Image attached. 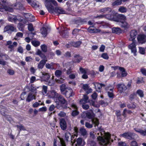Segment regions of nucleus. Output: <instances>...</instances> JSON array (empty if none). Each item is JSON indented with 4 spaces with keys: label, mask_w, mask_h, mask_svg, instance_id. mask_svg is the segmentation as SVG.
Here are the masks:
<instances>
[{
    "label": "nucleus",
    "mask_w": 146,
    "mask_h": 146,
    "mask_svg": "<svg viewBox=\"0 0 146 146\" xmlns=\"http://www.w3.org/2000/svg\"><path fill=\"white\" fill-rule=\"evenodd\" d=\"M65 139L67 142L69 141L71 137V134L70 132H66L65 134Z\"/></svg>",
    "instance_id": "obj_34"
},
{
    "label": "nucleus",
    "mask_w": 146,
    "mask_h": 146,
    "mask_svg": "<svg viewBox=\"0 0 146 146\" xmlns=\"http://www.w3.org/2000/svg\"><path fill=\"white\" fill-rule=\"evenodd\" d=\"M137 35V31L135 30H132L130 32V37L129 39L130 41H132V42L128 46V48L130 49L131 52L134 54L135 56H136L137 50L136 47V40L135 39Z\"/></svg>",
    "instance_id": "obj_2"
},
{
    "label": "nucleus",
    "mask_w": 146,
    "mask_h": 146,
    "mask_svg": "<svg viewBox=\"0 0 146 146\" xmlns=\"http://www.w3.org/2000/svg\"><path fill=\"white\" fill-rule=\"evenodd\" d=\"M118 146H127L126 143L124 142L121 141L118 143Z\"/></svg>",
    "instance_id": "obj_64"
},
{
    "label": "nucleus",
    "mask_w": 146,
    "mask_h": 146,
    "mask_svg": "<svg viewBox=\"0 0 146 146\" xmlns=\"http://www.w3.org/2000/svg\"><path fill=\"white\" fill-rule=\"evenodd\" d=\"M118 11L121 13H125L127 12V9L123 6H120L119 9Z\"/></svg>",
    "instance_id": "obj_36"
},
{
    "label": "nucleus",
    "mask_w": 146,
    "mask_h": 146,
    "mask_svg": "<svg viewBox=\"0 0 146 146\" xmlns=\"http://www.w3.org/2000/svg\"><path fill=\"white\" fill-rule=\"evenodd\" d=\"M137 93L141 98L144 96V94L142 90H137Z\"/></svg>",
    "instance_id": "obj_44"
},
{
    "label": "nucleus",
    "mask_w": 146,
    "mask_h": 146,
    "mask_svg": "<svg viewBox=\"0 0 146 146\" xmlns=\"http://www.w3.org/2000/svg\"><path fill=\"white\" fill-rule=\"evenodd\" d=\"M32 44L35 47H37L40 44V42L38 41L33 40L31 42Z\"/></svg>",
    "instance_id": "obj_42"
},
{
    "label": "nucleus",
    "mask_w": 146,
    "mask_h": 146,
    "mask_svg": "<svg viewBox=\"0 0 146 146\" xmlns=\"http://www.w3.org/2000/svg\"><path fill=\"white\" fill-rule=\"evenodd\" d=\"M72 107L74 109L72 113V115L73 116H75L78 115L79 113V112L77 111V107L74 104L72 105Z\"/></svg>",
    "instance_id": "obj_15"
},
{
    "label": "nucleus",
    "mask_w": 146,
    "mask_h": 146,
    "mask_svg": "<svg viewBox=\"0 0 146 146\" xmlns=\"http://www.w3.org/2000/svg\"><path fill=\"white\" fill-rule=\"evenodd\" d=\"M112 32L113 33L119 34L121 33L122 30L119 28L114 27L112 29Z\"/></svg>",
    "instance_id": "obj_20"
},
{
    "label": "nucleus",
    "mask_w": 146,
    "mask_h": 146,
    "mask_svg": "<svg viewBox=\"0 0 146 146\" xmlns=\"http://www.w3.org/2000/svg\"><path fill=\"white\" fill-rule=\"evenodd\" d=\"M135 131L138 133H139L141 135L145 136L146 135V129L145 130H143L141 129H138L137 130L134 129Z\"/></svg>",
    "instance_id": "obj_24"
},
{
    "label": "nucleus",
    "mask_w": 146,
    "mask_h": 146,
    "mask_svg": "<svg viewBox=\"0 0 146 146\" xmlns=\"http://www.w3.org/2000/svg\"><path fill=\"white\" fill-rule=\"evenodd\" d=\"M60 125L61 129L63 130H65L67 127V124L65 120L62 118L60 120Z\"/></svg>",
    "instance_id": "obj_8"
},
{
    "label": "nucleus",
    "mask_w": 146,
    "mask_h": 146,
    "mask_svg": "<svg viewBox=\"0 0 146 146\" xmlns=\"http://www.w3.org/2000/svg\"><path fill=\"white\" fill-rule=\"evenodd\" d=\"M122 0H116L112 3V5L113 6L120 5L122 2Z\"/></svg>",
    "instance_id": "obj_32"
},
{
    "label": "nucleus",
    "mask_w": 146,
    "mask_h": 146,
    "mask_svg": "<svg viewBox=\"0 0 146 146\" xmlns=\"http://www.w3.org/2000/svg\"><path fill=\"white\" fill-rule=\"evenodd\" d=\"M137 39L139 42L143 44L146 42V35H138Z\"/></svg>",
    "instance_id": "obj_7"
},
{
    "label": "nucleus",
    "mask_w": 146,
    "mask_h": 146,
    "mask_svg": "<svg viewBox=\"0 0 146 146\" xmlns=\"http://www.w3.org/2000/svg\"><path fill=\"white\" fill-rule=\"evenodd\" d=\"M17 51L21 53H23V49L22 47L20 46L19 47L17 48Z\"/></svg>",
    "instance_id": "obj_63"
},
{
    "label": "nucleus",
    "mask_w": 146,
    "mask_h": 146,
    "mask_svg": "<svg viewBox=\"0 0 146 146\" xmlns=\"http://www.w3.org/2000/svg\"><path fill=\"white\" fill-rule=\"evenodd\" d=\"M111 9L109 7H105L103 9H101L100 10V11L102 13H109L111 12Z\"/></svg>",
    "instance_id": "obj_25"
},
{
    "label": "nucleus",
    "mask_w": 146,
    "mask_h": 146,
    "mask_svg": "<svg viewBox=\"0 0 146 146\" xmlns=\"http://www.w3.org/2000/svg\"><path fill=\"white\" fill-rule=\"evenodd\" d=\"M116 16L114 14L111 13L106 15V18L110 20H113L115 21Z\"/></svg>",
    "instance_id": "obj_18"
},
{
    "label": "nucleus",
    "mask_w": 146,
    "mask_h": 146,
    "mask_svg": "<svg viewBox=\"0 0 146 146\" xmlns=\"http://www.w3.org/2000/svg\"><path fill=\"white\" fill-rule=\"evenodd\" d=\"M41 33L42 35L45 37L47 35V30L44 27H43L40 29Z\"/></svg>",
    "instance_id": "obj_26"
},
{
    "label": "nucleus",
    "mask_w": 146,
    "mask_h": 146,
    "mask_svg": "<svg viewBox=\"0 0 146 146\" xmlns=\"http://www.w3.org/2000/svg\"><path fill=\"white\" fill-rule=\"evenodd\" d=\"M101 136H98L97 137L98 141H100V144L103 145H107L110 144L111 142H113V140L111 139V135L108 133H105L102 130L99 129Z\"/></svg>",
    "instance_id": "obj_1"
},
{
    "label": "nucleus",
    "mask_w": 146,
    "mask_h": 146,
    "mask_svg": "<svg viewBox=\"0 0 146 146\" xmlns=\"http://www.w3.org/2000/svg\"><path fill=\"white\" fill-rule=\"evenodd\" d=\"M17 128H19V133L20 132V131L21 130L25 131L26 130L25 127L22 124H20L19 125H16L15 126Z\"/></svg>",
    "instance_id": "obj_33"
},
{
    "label": "nucleus",
    "mask_w": 146,
    "mask_h": 146,
    "mask_svg": "<svg viewBox=\"0 0 146 146\" xmlns=\"http://www.w3.org/2000/svg\"><path fill=\"white\" fill-rule=\"evenodd\" d=\"M61 145L60 146H66L65 143L64 139L62 138H60Z\"/></svg>",
    "instance_id": "obj_56"
},
{
    "label": "nucleus",
    "mask_w": 146,
    "mask_h": 146,
    "mask_svg": "<svg viewBox=\"0 0 146 146\" xmlns=\"http://www.w3.org/2000/svg\"><path fill=\"white\" fill-rule=\"evenodd\" d=\"M89 88V86L88 84H86L83 85L82 88L85 91H86Z\"/></svg>",
    "instance_id": "obj_57"
},
{
    "label": "nucleus",
    "mask_w": 146,
    "mask_h": 146,
    "mask_svg": "<svg viewBox=\"0 0 146 146\" xmlns=\"http://www.w3.org/2000/svg\"><path fill=\"white\" fill-rule=\"evenodd\" d=\"M88 99V97L86 95H84V97L81 99L80 102L81 103H86L87 102V101Z\"/></svg>",
    "instance_id": "obj_30"
},
{
    "label": "nucleus",
    "mask_w": 146,
    "mask_h": 146,
    "mask_svg": "<svg viewBox=\"0 0 146 146\" xmlns=\"http://www.w3.org/2000/svg\"><path fill=\"white\" fill-rule=\"evenodd\" d=\"M126 20L125 16L123 14H119L116 16L115 21L121 22Z\"/></svg>",
    "instance_id": "obj_9"
},
{
    "label": "nucleus",
    "mask_w": 146,
    "mask_h": 146,
    "mask_svg": "<svg viewBox=\"0 0 146 146\" xmlns=\"http://www.w3.org/2000/svg\"><path fill=\"white\" fill-rule=\"evenodd\" d=\"M70 43L71 46L75 47H78L79 46L82 44V42L81 41L71 42H70Z\"/></svg>",
    "instance_id": "obj_21"
},
{
    "label": "nucleus",
    "mask_w": 146,
    "mask_h": 146,
    "mask_svg": "<svg viewBox=\"0 0 146 146\" xmlns=\"http://www.w3.org/2000/svg\"><path fill=\"white\" fill-rule=\"evenodd\" d=\"M56 80L57 83L59 84H62L64 83V80L61 78L59 79H56Z\"/></svg>",
    "instance_id": "obj_52"
},
{
    "label": "nucleus",
    "mask_w": 146,
    "mask_h": 146,
    "mask_svg": "<svg viewBox=\"0 0 146 146\" xmlns=\"http://www.w3.org/2000/svg\"><path fill=\"white\" fill-rule=\"evenodd\" d=\"M41 48L43 52H46L47 51V47L46 45L44 44L42 45L41 46Z\"/></svg>",
    "instance_id": "obj_50"
},
{
    "label": "nucleus",
    "mask_w": 146,
    "mask_h": 146,
    "mask_svg": "<svg viewBox=\"0 0 146 146\" xmlns=\"http://www.w3.org/2000/svg\"><path fill=\"white\" fill-rule=\"evenodd\" d=\"M76 144L79 146H83L84 145L82 144V139L81 137L78 138L76 140Z\"/></svg>",
    "instance_id": "obj_39"
},
{
    "label": "nucleus",
    "mask_w": 146,
    "mask_h": 146,
    "mask_svg": "<svg viewBox=\"0 0 146 146\" xmlns=\"http://www.w3.org/2000/svg\"><path fill=\"white\" fill-rule=\"evenodd\" d=\"M64 29H62L60 33V35L62 36L63 38H67L68 36V32L66 28H64Z\"/></svg>",
    "instance_id": "obj_12"
},
{
    "label": "nucleus",
    "mask_w": 146,
    "mask_h": 146,
    "mask_svg": "<svg viewBox=\"0 0 146 146\" xmlns=\"http://www.w3.org/2000/svg\"><path fill=\"white\" fill-rule=\"evenodd\" d=\"M104 17L106 18V15H100L94 17L95 18H98L99 19L102 18Z\"/></svg>",
    "instance_id": "obj_60"
},
{
    "label": "nucleus",
    "mask_w": 146,
    "mask_h": 146,
    "mask_svg": "<svg viewBox=\"0 0 146 146\" xmlns=\"http://www.w3.org/2000/svg\"><path fill=\"white\" fill-rule=\"evenodd\" d=\"M88 145L89 146H96L97 143L93 140H89L88 142Z\"/></svg>",
    "instance_id": "obj_38"
},
{
    "label": "nucleus",
    "mask_w": 146,
    "mask_h": 146,
    "mask_svg": "<svg viewBox=\"0 0 146 146\" xmlns=\"http://www.w3.org/2000/svg\"><path fill=\"white\" fill-rule=\"evenodd\" d=\"M101 56L103 58L106 60H107L109 58V56L106 53H102Z\"/></svg>",
    "instance_id": "obj_49"
},
{
    "label": "nucleus",
    "mask_w": 146,
    "mask_h": 146,
    "mask_svg": "<svg viewBox=\"0 0 146 146\" xmlns=\"http://www.w3.org/2000/svg\"><path fill=\"white\" fill-rule=\"evenodd\" d=\"M66 113L62 111H61L58 114L59 116L60 117H64L66 116Z\"/></svg>",
    "instance_id": "obj_54"
},
{
    "label": "nucleus",
    "mask_w": 146,
    "mask_h": 146,
    "mask_svg": "<svg viewBox=\"0 0 146 146\" xmlns=\"http://www.w3.org/2000/svg\"><path fill=\"white\" fill-rule=\"evenodd\" d=\"M62 74V71L60 70H56L55 72V75L58 78L60 77Z\"/></svg>",
    "instance_id": "obj_41"
},
{
    "label": "nucleus",
    "mask_w": 146,
    "mask_h": 146,
    "mask_svg": "<svg viewBox=\"0 0 146 146\" xmlns=\"http://www.w3.org/2000/svg\"><path fill=\"white\" fill-rule=\"evenodd\" d=\"M60 90L61 92H63L66 90L67 88L66 87V85L64 84H63L61 85L60 86Z\"/></svg>",
    "instance_id": "obj_43"
},
{
    "label": "nucleus",
    "mask_w": 146,
    "mask_h": 146,
    "mask_svg": "<svg viewBox=\"0 0 146 146\" xmlns=\"http://www.w3.org/2000/svg\"><path fill=\"white\" fill-rule=\"evenodd\" d=\"M6 11L10 12H12L13 11V9L11 7L6 6L5 5V6L3 7L2 8H1L0 11L2 12H4Z\"/></svg>",
    "instance_id": "obj_17"
},
{
    "label": "nucleus",
    "mask_w": 146,
    "mask_h": 146,
    "mask_svg": "<svg viewBox=\"0 0 146 146\" xmlns=\"http://www.w3.org/2000/svg\"><path fill=\"white\" fill-rule=\"evenodd\" d=\"M39 56L42 58L43 59L42 60H47V58H46V56L45 55V54L42 53L40 56Z\"/></svg>",
    "instance_id": "obj_62"
},
{
    "label": "nucleus",
    "mask_w": 146,
    "mask_h": 146,
    "mask_svg": "<svg viewBox=\"0 0 146 146\" xmlns=\"http://www.w3.org/2000/svg\"><path fill=\"white\" fill-rule=\"evenodd\" d=\"M139 52L142 54H144L145 53V49L144 48L142 47H139Z\"/></svg>",
    "instance_id": "obj_45"
},
{
    "label": "nucleus",
    "mask_w": 146,
    "mask_h": 146,
    "mask_svg": "<svg viewBox=\"0 0 146 146\" xmlns=\"http://www.w3.org/2000/svg\"><path fill=\"white\" fill-rule=\"evenodd\" d=\"M118 91L120 93L124 92L127 89L126 86L123 84H119L117 85Z\"/></svg>",
    "instance_id": "obj_11"
},
{
    "label": "nucleus",
    "mask_w": 146,
    "mask_h": 146,
    "mask_svg": "<svg viewBox=\"0 0 146 146\" xmlns=\"http://www.w3.org/2000/svg\"><path fill=\"white\" fill-rule=\"evenodd\" d=\"M79 133L82 136H85L87 134V131L84 127H82L79 129Z\"/></svg>",
    "instance_id": "obj_22"
},
{
    "label": "nucleus",
    "mask_w": 146,
    "mask_h": 146,
    "mask_svg": "<svg viewBox=\"0 0 146 146\" xmlns=\"http://www.w3.org/2000/svg\"><path fill=\"white\" fill-rule=\"evenodd\" d=\"M53 77H52V79L48 81V85L50 86H53L54 84V81L53 80Z\"/></svg>",
    "instance_id": "obj_47"
},
{
    "label": "nucleus",
    "mask_w": 146,
    "mask_h": 146,
    "mask_svg": "<svg viewBox=\"0 0 146 146\" xmlns=\"http://www.w3.org/2000/svg\"><path fill=\"white\" fill-rule=\"evenodd\" d=\"M46 7L48 12L51 13H54L55 12V8L52 5L49 6L46 5Z\"/></svg>",
    "instance_id": "obj_23"
},
{
    "label": "nucleus",
    "mask_w": 146,
    "mask_h": 146,
    "mask_svg": "<svg viewBox=\"0 0 146 146\" xmlns=\"http://www.w3.org/2000/svg\"><path fill=\"white\" fill-rule=\"evenodd\" d=\"M28 30L30 31H32L34 30L32 24L31 23L28 24Z\"/></svg>",
    "instance_id": "obj_46"
},
{
    "label": "nucleus",
    "mask_w": 146,
    "mask_h": 146,
    "mask_svg": "<svg viewBox=\"0 0 146 146\" xmlns=\"http://www.w3.org/2000/svg\"><path fill=\"white\" fill-rule=\"evenodd\" d=\"M8 20L11 22H14L16 23L17 21V16H9L8 18Z\"/></svg>",
    "instance_id": "obj_29"
},
{
    "label": "nucleus",
    "mask_w": 146,
    "mask_h": 146,
    "mask_svg": "<svg viewBox=\"0 0 146 146\" xmlns=\"http://www.w3.org/2000/svg\"><path fill=\"white\" fill-rule=\"evenodd\" d=\"M120 25L121 27L122 28H123L125 29H128L129 27V24L127 23L126 21V20L121 22Z\"/></svg>",
    "instance_id": "obj_19"
},
{
    "label": "nucleus",
    "mask_w": 146,
    "mask_h": 146,
    "mask_svg": "<svg viewBox=\"0 0 146 146\" xmlns=\"http://www.w3.org/2000/svg\"><path fill=\"white\" fill-rule=\"evenodd\" d=\"M119 69L121 72V76L122 77L126 76L127 75V73L124 68L119 67Z\"/></svg>",
    "instance_id": "obj_31"
},
{
    "label": "nucleus",
    "mask_w": 146,
    "mask_h": 146,
    "mask_svg": "<svg viewBox=\"0 0 146 146\" xmlns=\"http://www.w3.org/2000/svg\"><path fill=\"white\" fill-rule=\"evenodd\" d=\"M51 95L52 98H54V99H55L57 98L59 94H58V93H56V92L54 91H52L51 92Z\"/></svg>",
    "instance_id": "obj_40"
},
{
    "label": "nucleus",
    "mask_w": 146,
    "mask_h": 146,
    "mask_svg": "<svg viewBox=\"0 0 146 146\" xmlns=\"http://www.w3.org/2000/svg\"><path fill=\"white\" fill-rule=\"evenodd\" d=\"M80 30V29H74L72 31V34L73 35H76Z\"/></svg>",
    "instance_id": "obj_53"
},
{
    "label": "nucleus",
    "mask_w": 146,
    "mask_h": 146,
    "mask_svg": "<svg viewBox=\"0 0 146 146\" xmlns=\"http://www.w3.org/2000/svg\"><path fill=\"white\" fill-rule=\"evenodd\" d=\"M33 99H36L35 96L33 95L32 93H29L28 95V96L26 99V101L27 102H29L32 101Z\"/></svg>",
    "instance_id": "obj_13"
},
{
    "label": "nucleus",
    "mask_w": 146,
    "mask_h": 146,
    "mask_svg": "<svg viewBox=\"0 0 146 146\" xmlns=\"http://www.w3.org/2000/svg\"><path fill=\"white\" fill-rule=\"evenodd\" d=\"M92 123L95 125L94 127L98 126L99 124V121L97 118H94L92 119Z\"/></svg>",
    "instance_id": "obj_35"
},
{
    "label": "nucleus",
    "mask_w": 146,
    "mask_h": 146,
    "mask_svg": "<svg viewBox=\"0 0 146 146\" xmlns=\"http://www.w3.org/2000/svg\"><path fill=\"white\" fill-rule=\"evenodd\" d=\"M79 70L82 74H84L87 73V72L82 67H80Z\"/></svg>",
    "instance_id": "obj_59"
},
{
    "label": "nucleus",
    "mask_w": 146,
    "mask_h": 146,
    "mask_svg": "<svg viewBox=\"0 0 146 146\" xmlns=\"http://www.w3.org/2000/svg\"><path fill=\"white\" fill-rule=\"evenodd\" d=\"M105 48V46L104 45H102L100 48V51L101 52H104Z\"/></svg>",
    "instance_id": "obj_61"
},
{
    "label": "nucleus",
    "mask_w": 146,
    "mask_h": 146,
    "mask_svg": "<svg viewBox=\"0 0 146 146\" xmlns=\"http://www.w3.org/2000/svg\"><path fill=\"white\" fill-rule=\"evenodd\" d=\"M25 26L24 24L23 23H19L18 24L17 27L20 31H23L24 30Z\"/></svg>",
    "instance_id": "obj_28"
},
{
    "label": "nucleus",
    "mask_w": 146,
    "mask_h": 146,
    "mask_svg": "<svg viewBox=\"0 0 146 146\" xmlns=\"http://www.w3.org/2000/svg\"><path fill=\"white\" fill-rule=\"evenodd\" d=\"M43 75L42 78L44 81L45 82H48V81L50 78V75L46 73L43 74Z\"/></svg>",
    "instance_id": "obj_27"
},
{
    "label": "nucleus",
    "mask_w": 146,
    "mask_h": 146,
    "mask_svg": "<svg viewBox=\"0 0 146 146\" xmlns=\"http://www.w3.org/2000/svg\"><path fill=\"white\" fill-rule=\"evenodd\" d=\"M131 146H138L137 143L135 141H132L130 144Z\"/></svg>",
    "instance_id": "obj_58"
},
{
    "label": "nucleus",
    "mask_w": 146,
    "mask_h": 146,
    "mask_svg": "<svg viewBox=\"0 0 146 146\" xmlns=\"http://www.w3.org/2000/svg\"><path fill=\"white\" fill-rule=\"evenodd\" d=\"M87 117L89 119H91L93 117V112L92 111L86 112Z\"/></svg>",
    "instance_id": "obj_37"
},
{
    "label": "nucleus",
    "mask_w": 146,
    "mask_h": 146,
    "mask_svg": "<svg viewBox=\"0 0 146 146\" xmlns=\"http://www.w3.org/2000/svg\"><path fill=\"white\" fill-rule=\"evenodd\" d=\"M55 13L59 15L65 14L66 11L60 7H56L55 8Z\"/></svg>",
    "instance_id": "obj_14"
},
{
    "label": "nucleus",
    "mask_w": 146,
    "mask_h": 146,
    "mask_svg": "<svg viewBox=\"0 0 146 146\" xmlns=\"http://www.w3.org/2000/svg\"><path fill=\"white\" fill-rule=\"evenodd\" d=\"M47 60H42L38 64L37 68L39 69H42L44 67Z\"/></svg>",
    "instance_id": "obj_16"
},
{
    "label": "nucleus",
    "mask_w": 146,
    "mask_h": 146,
    "mask_svg": "<svg viewBox=\"0 0 146 146\" xmlns=\"http://www.w3.org/2000/svg\"><path fill=\"white\" fill-rule=\"evenodd\" d=\"M72 62L73 63H79L82 60V57L79 54H74Z\"/></svg>",
    "instance_id": "obj_10"
},
{
    "label": "nucleus",
    "mask_w": 146,
    "mask_h": 146,
    "mask_svg": "<svg viewBox=\"0 0 146 146\" xmlns=\"http://www.w3.org/2000/svg\"><path fill=\"white\" fill-rule=\"evenodd\" d=\"M63 94H64V93ZM64 94L66 97L68 98L72 96L74 94L73 90L70 88H67L66 89Z\"/></svg>",
    "instance_id": "obj_6"
},
{
    "label": "nucleus",
    "mask_w": 146,
    "mask_h": 146,
    "mask_svg": "<svg viewBox=\"0 0 146 146\" xmlns=\"http://www.w3.org/2000/svg\"><path fill=\"white\" fill-rule=\"evenodd\" d=\"M56 107L58 109H66L67 108V102L62 95L59 94L56 99H54Z\"/></svg>",
    "instance_id": "obj_3"
},
{
    "label": "nucleus",
    "mask_w": 146,
    "mask_h": 146,
    "mask_svg": "<svg viewBox=\"0 0 146 146\" xmlns=\"http://www.w3.org/2000/svg\"><path fill=\"white\" fill-rule=\"evenodd\" d=\"M16 30V28L13 26V25H7L5 27L4 29V32H7L8 33H11Z\"/></svg>",
    "instance_id": "obj_5"
},
{
    "label": "nucleus",
    "mask_w": 146,
    "mask_h": 146,
    "mask_svg": "<svg viewBox=\"0 0 146 146\" xmlns=\"http://www.w3.org/2000/svg\"><path fill=\"white\" fill-rule=\"evenodd\" d=\"M137 136L136 134L130 132L125 133L120 135L121 136L130 140L135 139V137Z\"/></svg>",
    "instance_id": "obj_4"
},
{
    "label": "nucleus",
    "mask_w": 146,
    "mask_h": 146,
    "mask_svg": "<svg viewBox=\"0 0 146 146\" xmlns=\"http://www.w3.org/2000/svg\"><path fill=\"white\" fill-rule=\"evenodd\" d=\"M18 8L21 11L25 9V8L23 4L20 3L18 5Z\"/></svg>",
    "instance_id": "obj_48"
},
{
    "label": "nucleus",
    "mask_w": 146,
    "mask_h": 146,
    "mask_svg": "<svg viewBox=\"0 0 146 146\" xmlns=\"http://www.w3.org/2000/svg\"><path fill=\"white\" fill-rule=\"evenodd\" d=\"M64 56L67 58H69L71 57V54L70 52L67 51L64 54Z\"/></svg>",
    "instance_id": "obj_51"
},
{
    "label": "nucleus",
    "mask_w": 146,
    "mask_h": 146,
    "mask_svg": "<svg viewBox=\"0 0 146 146\" xmlns=\"http://www.w3.org/2000/svg\"><path fill=\"white\" fill-rule=\"evenodd\" d=\"M85 125L86 127L89 129L93 127L92 124H90L88 122H86Z\"/></svg>",
    "instance_id": "obj_55"
}]
</instances>
